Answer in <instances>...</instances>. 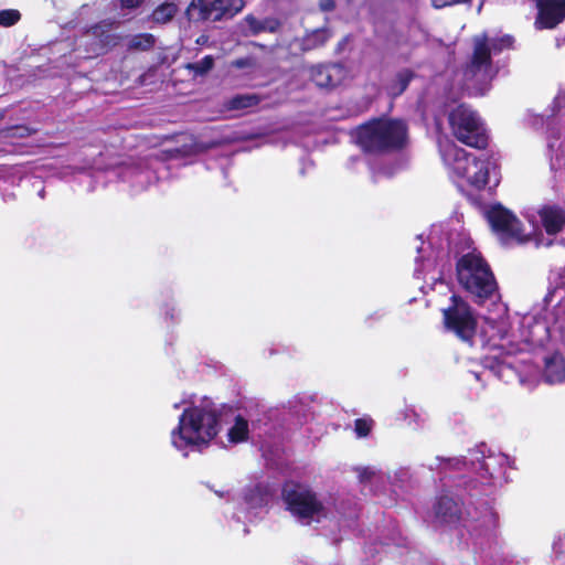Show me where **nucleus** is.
Masks as SVG:
<instances>
[{"instance_id":"1","label":"nucleus","mask_w":565,"mask_h":565,"mask_svg":"<svg viewBox=\"0 0 565 565\" xmlns=\"http://www.w3.org/2000/svg\"><path fill=\"white\" fill-rule=\"evenodd\" d=\"M555 290L548 294L552 297L557 290H564V296L550 313L548 321H534L529 326V334L521 342H515L509 334L510 324L507 317H486L481 333L487 338L491 353L483 361V373L490 372L507 383L519 380L525 384V379L519 370V364L511 356L527 350L530 345L540 347L552 337L558 335L565 343V265L552 276ZM479 380L481 373H473Z\"/></svg>"},{"instance_id":"2","label":"nucleus","mask_w":565,"mask_h":565,"mask_svg":"<svg viewBox=\"0 0 565 565\" xmlns=\"http://www.w3.org/2000/svg\"><path fill=\"white\" fill-rule=\"evenodd\" d=\"M180 409L178 424L170 433L173 448L188 456L191 451H202L217 438L225 422L218 405L210 397L188 396L173 403Z\"/></svg>"},{"instance_id":"3","label":"nucleus","mask_w":565,"mask_h":565,"mask_svg":"<svg viewBox=\"0 0 565 565\" xmlns=\"http://www.w3.org/2000/svg\"><path fill=\"white\" fill-rule=\"evenodd\" d=\"M438 145L441 159L456 182H466L477 190L487 186L492 179L494 185L498 184L497 161L493 156L481 153L476 157L448 139L439 140Z\"/></svg>"},{"instance_id":"4","label":"nucleus","mask_w":565,"mask_h":565,"mask_svg":"<svg viewBox=\"0 0 565 565\" xmlns=\"http://www.w3.org/2000/svg\"><path fill=\"white\" fill-rule=\"evenodd\" d=\"M434 513L440 523L460 521L462 527L475 541L490 536L498 526V514L486 502L479 507L467 503L461 511L452 495L444 494L437 499Z\"/></svg>"},{"instance_id":"5","label":"nucleus","mask_w":565,"mask_h":565,"mask_svg":"<svg viewBox=\"0 0 565 565\" xmlns=\"http://www.w3.org/2000/svg\"><path fill=\"white\" fill-rule=\"evenodd\" d=\"M512 44L513 39L510 35L488 38L482 34L475 38L473 56L465 71L466 84L470 94L483 95L488 90L489 83L494 76L491 55L510 49Z\"/></svg>"},{"instance_id":"6","label":"nucleus","mask_w":565,"mask_h":565,"mask_svg":"<svg viewBox=\"0 0 565 565\" xmlns=\"http://www.w3.org/2000/svg\"><path fill=\"white\" fill-rule=\"evenodd\" d=\"M407 139V127L397 119H374L356 130V142L365 152H386L402 148Z\"/></svg>"},{"instance_id":"7","label":"nucleus","mask_w":565,"mask_h":565,"mask_svg":"<svg viewBox=\"0 0 565 565\" xmlns=\"http://www.w3.org/2000/svg\"><path fill=\"white\" fill-rule=\"evenodd\" d=\"M456 270L462 288L480 300L491 297L497 290L489 265L475 248L458 258Z\"/></svg>"},{"instance_id":"8","label":"nucleus","mask_w":565,"mask_h":565,"mask_svg":"<svg viewBox=\"0 0 565 565\" xmlns=\"http://www.w3.org/2000/svg\"><path fill=\"white\" fill-rule=\"evenodd\" d=\"M282 499L287 510L302 524L320 522L328 515V508L305 486L287 483L282 490Z\"/></svg>"},{"instance_id":"9","label":"nucleus","mask_w":565,"mask_h":565,"mask_svg":"<svg viewBox=\"0 0 565 565\" xmlns=\"http://www.w3.org/2000/svg\"><path fill=\"white\" fill-rule=\"evenodd\" d=\"M548 118L552 125L547 135L550 169L555 177H562L565 174V92L555 97Z\"/></svg>"},{"instance_id":"10","label":"nucleus","mask_w":565,"mask_h":565,"mask_svg":"<svg viewBox=\"0 0 565 565\" xmlns=\"http://www.w3.org/2000/svg\"><path fill=\"white\" fill-rule=\"evenodd\" d=\"M469 462L482 484L502 486L508 480L509 458L504 454L491 451L481 445L469 451Z\"/></svg>"},{"instance_id":"11","label":"nucleus","mask_w":565,"mask_h":565,"mask_svg":"<svg viewBox=\"0 0 565 565\" xmlns=\"http://www.w3.org/2000/svg\"><path fill=\"white\" fill-rule=\"evenodd\" d=\"M449 125L456 138L462 143L483 149L488 145L486 128L471 108L466 105H459L449 114Z\"/></svg>"},{"instance_id":"12","label":"nucleus","mask_w":565,"mask_h":565,"mask_svg":"<svg viewBox=\"0 0 565 565\" xmlns=\"http://www.w3.org/2000/svg\"><path fill=\"white\" fill-rule=\"evenodd\" d=\"M487 218L502 244H522L530 239L531 233L525 231L510 210L500 204L492 205L487 211Z\"/></svg>"},{"instance_id":"13","label":"nucleus","mask_w":565,"mask_h":565,"mask_svg":"<svg viewBox=\"0 0 565 565\" xmlns=\"http://www.w3.org/2000/svg\"><path fill=\"white\" fill-rule=\"evenodd\" d=\"M450 300V306L443 310L446 328L461 340L471 341L477 330V318L473 311L456 295H452Z\"/></svg>"},{"instance_id":"14","label":"nucleus","mask_w":565,"mask_h":565,"mask_svg":"<svg viewBox=\"0 0 565 565\" xmlns=\"http://www.w3.org/2000/svg\"><path fill=\"white\" fill-rule=\"evenodd\" d=\"M244 6L243 0H193L186 12L191 19L220 21L233 18Z\"/></svg>"},{"instance_id":"15","label":"nucleus","mask_w":565,"mask_h":565,"mask_svg":"<svg viewBox=\"0 0 565 565\" xmlns=\"http://www.w3.org/2000/svg\"><path fill=\"white\" fill-rule=\"evenodd\" d=\"M271 499V493L268 488L263 484H255L244 490L241 499L237 501L238 512L235 516L241 521L239 513L248 521H254L267 512L268 502Z\"/></svg>"},{"instance_id":"16","label":"nucleus","mask_w":565,"mask_h":565,"mask_svg":"<svg viewBox=\"0 0 565 565\" xmlns=\"http://www.w3.org/2000/svg\"><path fill=\"white\" fill-rule=\"evenodd\" d=\"M537 29H553L565 19V0H535Z\"/></svg>"},{"instance_id":"17","label":"nucleus","mask_w":565,"mask_h":565,"mask_svg":"<svg viewBox=\"0 0 565 565\" xmlns=\"http://www.w3.org/2000/svg\"><path fill=\"white\" fill-rule=\"evenodd\" d=\"M344 68L339 64L319 65L311 70V78L320 88H333L344 78Z\"/></svg>"},{"instance_id":"18","label":"nucleus","mask_w":565,"mask_h":565,"mask_svg":"<svg viewBox=\"0 0 565 565\" xmlns=\"http://www.w3.org/2000/svg\"><path fill=\"white\" fill-rule=\"evenodd\" d=\"M88 36L94 38L96 47L94 49L95 54H100L107 49L117 44L118 38L113 33V23L103 21L94 25L87 33Z\"/></svg>"},{"instance_id":"19","label":"nucleus","mask_w":565,"mask_h":565,"mask_svg":"<svg viewBox=\"0 0 565 565\" xmlns=\"http://www.w3.org/2000/svg\"><path fill=\"white\" fill-rule=\"evenodd\" d=\"M248 422L243 416L237 415L234 417L231 426L228 427L225 439L220 437L217 439V444L225 448L234 446L246 441L248 439Z\"/></svg>"},{"instance_id":"20","label":"nucleus","mask_w":565,"mask_h":565,"mask_svg":"<svg viewBox=\"0 0 565 565\" xmlns=\"http://www.w3.org/2000/svg\"><path fill=\"white\" fill-rule=\"evenodd\" d=\"M242 33L246 36L257 35L263 32L274 33L279 28V22L274 18L257 19L252 14L246 15L239 24Z\"/></svg>"},{"instance_id":"21","label":"nucleus","mask_w":565,"mask_h":565,"mask_svg":"<svg viewBox=\"0 0 565 565\" xmlns=\"http://www.w3.org/2000/svg\"><path fill=\"white\" fill-rule=\"evenodd\" d=\"M547 234L554 235L565 226V212L557 206H544L539 212Z\"/></svg>"},{"instance_id":"22","label":"nucleus","mask_w":565,"mask_h":565,"mask_svg":"<svg viewBox=\"0 0 565 565\" xmlns=\"http://www.w3.org/2000/svg\"><path fill=\"white\" fill-rule=\"evenodd\" d=\"M544 379L550 384L565 380V360L561 354L554 353L545 359Z\"/></svg>"},{"instance_id":"23","label":"nucleus","mask_w":565,"mask_h":565,"mask_svg":"<svg viewBox=\"0 0 565 565\" xmlns=\"http://www.w3.org/2000/svg\"><path fill=\"white\" fill-rule=\"evenodd\" d=\"M424 245L425 244L422 242L420 246L417 247L418 256L416 257V267H415V270H414V276L416 278H420V276L424 273V270L430 269L431 267H434L436 258L439 257V254L441 252H444V249H445L444 245L440 243L437 246L438 250H437V254H436L435 258H431V257H427L426 258L425 253L427 252V249L425 248Z\"/></svg>"},{"instance_id":"24","label":"nucleus","mask_w":565,"mask_h":565,"mask_svg":"<svg viewBox=\"0 0 565 565\" xmlns=\"http://www.w3.org/2000/svg\"><path fill=\"white\" fill-rule=\"evenodd\" d=\"M470 467L469 456L468 457H454V458H443L436 457L435 463L429 465V468L440 469L441 471H452V470H461L466 467Z\"/></svg>"},{"instance_id":"25","label":"nucleus","mask_w":565,"mask_h":565,"mask_svg":"<svg viewBox=\"0 0 565 565\" xmlns=\"http://www.w3.org/2000/svg\"><path fill=\"white\" fill-rule=\"evenodd\" d=\"M413 76V72L409 70H403L398 72L394 82L388 87V93L392 96L401 95L407 88Z\"/></svg>"},{"instance_id":"26","label":"nucleus","mask_w":565,"mask_h":565,"mask_svg":"<svg viewBox=\"0 0 565 565\" xmlns=\"http://www.w3.org/2000/svg\"><path fill=\"white\" fill-rule=\"evenodd\" d=\"M259 98L255 94H242L232 97L227 103L228 109H246L256 106Z\"/></svg>"},{"instance_id":"27","label":"nucleus","mask_w":565,"mask_h":565,"mask_svg":"<svg viewBox=\"0 0 565 565\" xmlns=\"http://www.w3.org/2000/svg\"><path fill=\"white\" fill-rule=\"evenodd\" d=\"M177 13V6L171 2L159 6L152 13V19L159 23H166L170 21Z\"/></svg>"},{"instance_id":"28","label":"nucleus","mask_w":565,"mask_h":565,"mask_svg":"<svg viewBox=\"0 0 565 565\" xmlns=\"http://www.w3.org/2000/svg\"><path fill=\"white\" fill-rule=\"evenodd\" d=\"M356 471L361 483H372L374 481H380L385 478V475L375 467H361L358 468Z\"/></svg>"},{"instance_id":"29","label":"nucleus","mask_w":565,"mask_h":565,"mask_svg":"<svg viewBox=\"0 0 565 565\" xmlns=\"http://www.w3.org/2000/svg\"><path fill=\"white\" fill-rule=\"evenodd\" d=\"M214 58L211 55L204 56L201 61L188 64V68L195 75H204L213 68Z\"/></svg>"},{"instance_id":"30","label":"nucleus","mask_w":565,"mask_h":565,"mask_svg":"<svg viewBox=\"0 0 565 565\" xmlns=\"http://www.w3.org/2000/svg\"><path fill=\"white\" fill-rule=\"evenodd\" d=\"M154 44V38L152 34H139L134 36L129 46L137 50H148Z\"/></svg>"},{"instance_id":"31","label":"nucleus","mask_w":565,"mask_h":565,"mask_svg":"<svg viewBox=\"0 0 565 565\" xmlns=\"http://www.w3.org/2000/svg\"><path fill=\"white\" fill-rule=\"evenodd\" d=\"M373 427L371 418H359L354 422V431L359 438L366 437Z\"/></svg>"},{"instance_id":"32","label":"nucleus","mask_w":565,"mask_h":565,"mask_svg":"<svg viewBox=\"0 0 565 565\" xmlns=\"http://www.w3.org/2000/svg\"><path fill=\"white\" fill-rule=\"evenodd\" d=\"M20 20V12L18 10H2L0 11V25L11 26Z\"/></svg>"},{"instance_id":"33","label":"nucleus","mask_w":565,"mask_h":565,"mask_svg":"<svg viewBox=\"0 0 565 565\" xmlns=\"http://www.w3.org/2000/svg\"><path fill=\"white\" fill-rule=\"evenodd\" d=\"M329 38L328 30H316L308 36V49L323 44Z\"/></svg>"},{"instance_id":"34","label":"nucleus","mask_w":565,"mask_h":565,"mask_svg":"<svg viewBox=\"0 0 565 565\" xmlns=\"http://www.w3.org/2000/svg\"><path fill=\"white\" fill-rule=\"evenodd\" d=\"M525 120H526L527 125H530L531 127H533L535 129L542 128L545 125L544 116L535 115L532 113L526 114Z\"/></svg>"},{"instance_id":"35","label":"nucleus","mask_w":565,"mask_h":565,"mask_svg":"<svg viewBox=\"0 0 565 565\" xmlns=\"http://www.w3.org/2000/svg\"><path fill=\"white\" fill-rule=\"evenodd\" d=\"M430 1L435 8L441 9V8L450 7V6L466 4V3H469L471 0H430Z\"/></svg>"},{"instance_id":"36","label":"nucleus","mask_w":565,"mask_h":565,"mask_svg":"<svg viewBox=\"0 0 565 565\" xmlns=\"http://www.w3.org/2000/svg\"><path fill=\"white\" fill-rule=\"evenodd\" d=\"M233 66L236 68H244V67H250L254 65L253 58L245 57V58H238L232 63Z\"/></svg>"},{"instance_id":"37","label":"nucleus","mask_w":565,"mask_h":565,"mask_svg":"<svg viewBox=\"0 0 565 565\" xmlns=\"http://www.w3.org/2000/svg\"><path fill=\"white\" fill-rule=\"evenodd\" d=\"M122 9H135L139 7L143 0H119Z\"/></svg>"},{"instance_id":"38","label":"nucleus","mask_w":565,"mask_h":565,"mask_svg":"<svg viewBox=\"0 0 565 565\" xmlns=\"http://www.w3.org/2000/svg\"><path fill=\"white\" fill-rule=\"evenodd\" d=\"M320 8L322 11H331L334 8L333 0H320Z\"/></svg>"},{"instance_id":"39","label":"nucleus","mask_w":565,"mask_h":565,"mask_svg":"<svg viewBox=\"0 0 565 565\" xmlns=\"http://www.w3.org/2000/svg\"><path fill=\"white\" fill-rule=\"evenodd\" d=\"M437 234H438V230L434 228L429 236V243H428L429 248L434 247L437 244V242H436Z\"/></svg>"},{"instance_id":"40","label":"nucleus","mask_w":565,"mask_h":565,"mask_svg":"<svg viewBox=\"0 0 565 565\" xmlns=\"http://www.w3.org/2000/svg\"><path fill=\"white\" fill-rule=\"evenodd\" d=\"M215 493H216L220 498H224L225 495H228V491H215Z\"/></svg>"},{"instance_id":"41","label":"nucleus","mask_w":565,"mask_h":565,"mask_svg":"<svg viewBox=\"0 0 565 565\" xmlns=\"http://www.w3.org/2000/svg\"><path fill=\"white\" fill-rule=\"evenodd\" d=\"M136 177H137L138 182H141V181L146 178V177L143 175V173H141V172L137 173V175H136Z\"/></svg>"},{"instance_id":"42","label":"nucleus","mask_w":565,"mask_h":565,"mask_svg":"<svg viewBox=\"0 0 565 565\" xmlns=\"http://www.w3.org/2000/svg\"><path fill=\"white\" fill-rule=\"evenodd\" d=\"M558 542H554L553 544V548L557 552V553H561L559 548H558Z\"/></svg>"},{"instance_id":"43","label":"nucleus","mask_w":565,"mask_h":565,"mask_svg":"<svg viewBox=\"0 0 565 565\" xmlns=\"http://www.w3.org/2000/svg\"><path fill=\"white\" fill-rule=\"evenodd\" d=\"M205 42V38L204 36H201L198 39V43H204Z\"/></svg>"},{"instance_id":"44","label":"nucleus","mask_w":565,"mask_h":565,"mask_svg":"<svg viewBox=\"0 0 565 565\" xmlns=\"http://www.w3.org/2000/svg\"><path fill=\"white\" fill-rule=\"evenodd\" d=\"M446 245H447V248L450 249L451 248V239H447Z\"/></svg>"},{"instance_id":"45","label":"nucleus","mask_w":565,"mask_h":565,"mask_svg":"<svg viewBox=\"0 0 565 565\" xmlns=\"http://www.w3.org/2000/svg\"><path fill=\"white\" fill-rule=\"evenodd\" d=\"M399 472L406 475V471L404 469H401Z\"/></svg>"}]
</instances>
